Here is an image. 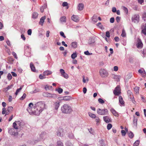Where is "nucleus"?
I'll return each instance as SVG.
<instances>
[{"mask_svg":"<svg viewBox=\"0 0 146 146\" xmlns=\"http://www.w3.org/2000/svg\"><path fill=\"white\" fill-rule=\"evenodd\" d=\"M34 107L35 109L34 115L38 116L43 110L46 109L47 106L44 102L41 101L36 103Z\"/></svg>","mask_w":146,"mask_h":146,"instance_id":"obj_1","label":"nucleus"},{"mask_svg":"<svg viewBox=\"0 0 146 146\" xmlns=\"http://www.w3.org/2000/svg\"><path fill=\"white\" fill-rule=\"evenodd\" d=\"M62 112L65 114H70L72 111L71 106L67 104H64L61 107Z\"/></svg>","mask_w":146,"mask_h":146,"instance_id":"obj_2","label":"nucleus"},{"mask_svg":"<svg viewBox=\"0 0 146 146\" xmlns=\"http://www.w3.org/2000/svg\"><path fill=\"white\" fill-rule=\"evenodd\" d=\"M99 73L100 76L103 78L107 77L108 75V72L105 69L102 68L100 70Z\"/></svg>","mask_w":146,"mask_h":146,"instance_id":"obj_3","label":"nucleus"},{"mask_svg":"<svg viewBox=\"0 0 146 146\" xmlns=\"http://www.w3.org/2000/svg\"><path fill=\"white\" fill-rule=\"evenodd\" d=\"M97 113L100 115H106L108 114V111L106 109H104L102 110L98 108L97 110Z\"/></svg>","mask_w":146,"mask_h":146,"instance_id":"obj_4","label":"nucleus"},{"mask_svg":"<svg viewBox=\"0 0 146 146\" xmlns=\"http://www.w3.org/2000/svg\"><path fill=\"white\" fill-rule=\"evenodd\" d=\"M139 16L138 14H135L132 16L131 18V20L132 22L137 23L139 22Z\"/></svg>","mask_w":146,"mask_h":146,"instance_id":"obj_5","label":"nucleus"},{"mask_svg":"<svg viewBox=\"0 0 146 146\" xmlns=\"http://www.w3.org/2000/svg\"><path fill=\"white\" fill-rule=\"evenodd\" d=\"M33 105L32 103H30L28 107L27 108V111L29 112L30 114L34 115V110H32V109L33 108H32L33 107Z\"/></svg>","mask_w":146,"mask_h":146,"instance_id":"obj_6","label":"nucleus"},{"mask_svg":"<svg viewBox=\"0 0 146 146\" xmlns=\"http://www.w3.org/2000/svg\"><path fill=\"white\" fill-rule=\"evenodd\" d=\"M113 93L115 95L118 96L121 93L120 87L117 86L114 90Z\"/></svg>","mask_w":146,"mask_h":146,"instance_id":"obj_7","label":"nucleus"},{"mask_svg":"<svg viewBox=\"0 0 146 146\" xmlns=\"http://www.w3.org/2000/svg\"><path fill=\"white\" fill-rule=\"evenodd\" d=\"M103 119L104 121L106 123H109L111 122V117L108 116H104Z\"/></svg>","mask_w":146,"mask_h":146,"instance_id":"obj_8","label":"nucleus"},{"mask_svg":"<svg viewBox=\"0 0 146 146\" xmlns=\"http://www.w3.org/2000/svg\"><path fill=\"white\" fill-rule=\"evenodd\" d=\"M14 131V129L13 128H10L9 129L8 132L10 134L15 136L17 135L18 133L15 132Z\"/></svg>","mask_w":146,"mask_h":146,"instance_id":"obj_9","label":"nucleus"},{"mask_svg":"<svg viewBox=\"0 0 146 146\" xmlns=\"http://www.w3.org/2000/svg\"><path fill=\"white\" fill-rule=\"evenodd\" d=\"M137 47L139 48H141L143 47V44L141 40L139 38H138L137 40Z\"/></svg>","mask_w":146,"mask_h":146,"instance_id":"obj_10","label":"nucleus"},{"mask_svg":"<svg viewBox=\"0 0 146 146\" xmlns=\"http://www.w3.org/2000/svg\"><path fill=\"white\" fill-rule=\"evenodd\" d=\"M95 42L94 38H90L88 40V44L90 45H93Z\"/></svg>","mask_w":146,"mask_h":146,"instance_id":"obj_11","label":"nucleus"},{"mask_svg":"<svg viewBox=\"0 0 146 146\" xmlns=\"http://www.w3.org/2000/svg\"><path fill=\"white\" fill-rule=\"evenodd\" d=\"M72 19L76 22H78L79 20V18L77 15H73L71 17Z\"/></svg>","mask_w":146,"mask_h":146,"instance_id":"obj_12","label":"nucleus"},{"mask_svg":"<svg viewBox=\"0 0 146 146\" xmlns=\"http://www.w3.org/2000/svg\"><path fill=\"white\" fill-rule=\"evenodd\" d=\"M142 33L145 35H146V23L143 24L142 26Z\"/></svg>","mask_w":146,"mask_h":146,"instance_id":"obj_13","label":"nucleus"},{"mask_svg":"<svg viewBox=\"0 0 146 146\" xmlns=\"http://www.w3.org/2000/svg\"><path fill=\"white\" fill-rule=\"evenodd\" d=\"M60 102L58 101H57L54 103L53 105L55 109L57 110L58 109L60 105Z\"/></svg>","mask_w":146,"mask_h":146,"instance_id":"obj_14","label":"nucleus"},{"mask_svg":"<svg viewBox=\"0 0 146 146\" xmlns=\"http://www.w3.org/2000/svg\"><path fill=\"white\" fill-rule=\"evenodd\" d=\"M45 19V16H43L41 17L40 19V21L39 23V24L41 25V26H42Z\"/></svg>","mask_w":146,"mask_h":146,"instance_id":"obj_15","label":"nucleus"},{"mask_svg":"<svg viewBox=\"0 0 146 146\" xmlns=\"http://www.w3.org/2000/svg\"><path fill=\"white\" fill-rule=\"evenodd\" d=\"M84 7V5L82 3L79 4L78 7V9L80 11H82Z\"/></svg>","mask_w":146,"mask_h":146,"instance_id":"obj_16","label":"nucleus"},{"mask_svg":"<svg viewBox=\"0 0 146 146\" xmlns=\"http://www.w3.org/2000/svg\"><path fill=\"white\" fill-rule=\"evenodd\" d=\"M13 85H11L8 86L7 87L4 88L3 89V90L4 92H6L7 91L11 88L13 87Z\"/></svg>","mask_w":146,"mask_h":146,"instance_id":"obj_17","label":"nucleus"},{"mask_svg":"<svg viewBox=\"0 0 146 146\" xmlns=\"http://www.w3.org/2000/svg\"><path fill=\"white\" fill-rule=\"evenodd\" d=\"M110 111L115 116H118V114L116 111L113 109L111 108L110 109Z\"/></svg>","mask_w":146,"mask_h":146,"instance_id":"obj_18","label":"nucleus"},{"mask_svg":"<svg viewBox=\"0 0 146 146\" xmlns=\"http://www.w3.org/2000/svg\"><path fill=\"white\" fill-rule=\"evenodd\" d=\"M52 73V72L51 71L47 70L44 72L43 75L44 76H48L50 75Z\"/></svg>","mask_w":146,"mask_h":146,"instance_id":"obj_19","label":"nucleus"},{"mask_svg":"<svg viewBox=\"0 0 146 146\" xmlns=\"http://www.w3.org/2000/svg\"><path fill=\"white\" fill-rule=\"evenodd\" d=\"M119 102L121 105H124V101L123 98L122 96H120L119 98Z\"/></svg>","mask_w":146,"mask_h":146,"instance_id":"obj_20","label":"nucleus"},{"mask_svg":"<svg viewBox=\"0 0 146 146\" xmlns=\"http://www.w3.org/2000/svg\"><path fill=\"white\" fill-rule=\"evenodd\" d=\"M95 120L96 122V124L97 125H99L101 122V120L100 118L97 116H96L95 118Z\"/></svg>","mask_w":146,"mask_h":146,"instance_id":"obj_21","label":"nucleus"},{"mask_svg":"<svg viewBox=\"0 0 146 146\" xmlns=\"http://www.w3.org/2000/svg\"><path fill=\"white\" fill-rule=\"evenodd\" d=\"M57 97V95L54 94H51L49 93V95L48 96V98H56Z\"/></svg>","mask_w":146,"mask_h":146,"instance_id":"obj_22","label":"nucleus"},{"mask_svg":"<svg viewBox=\"0 0 146 146\" xmlns=\"http://www.w3.org/2000/svg\"><path fill=\"white\" fill-rule=\"evenodd\" d=\"M30 67L32 71L34 72L35 71V67L32 62L30 64Z\"/></svg>","mask_w":146,"mask_h":146,"instance_id":"obj_23","label":"nucleus"},{"mask_svg":"<svg viewBox=\"0 0 146 146\" xmlns=\"http://www.w3.org/2000/svg\"><path fill=\"white\" fill-rule=\"evenodd\" d=\"M47 7V5L44 4L43 6L40 8V11L42 13L44 12V9H46Z\"/></svg>","mask_w":146,"mask_h":146,"instance_id":"obj_24","label":"nucleus"},{"mask_svg":"<svg viewBox=\"0 0 146 146\" xmlns=\"http://www.w3.org/2000/svg\"><path fill=\"white\" fill-rule=\"evenodd\" d=\"M83 78V82L84 83H85L86 82H88L89 80L88 78V77H86L85 78L84 76H82Z\"/></svg>","mask_w":146,"mask_h":146,"instance_id":"obj_25","label":"nucleus"},{"mask_svg":"<svg viewBox=\"0 0 146 146\" xmlns=\"http://www.w3.org/2000/svg\"><path fill=\"white\" fill-rule=\"evenodd\" d=\"M71 45L72 47L76 48L77 46V43L76 42H72L71 43Z\"/></svg>","mask_w":146,"mask_h":146,"instance_id":"obj_26","label":"nucleus"},{"mask_svg":"<svg viewBox=\"0 0 146 146\" xmlns=\"http://www.w3.org/2000/svg\"><path fill=\"white\" fill-rule=\"evenodd\" d=\"M66 17L63 16L61 17L60 19V20L61 22L65 23L66 22Z\"/></svg>","mask_w":146,"mask_h":146,"instance_id":"obj_27","label":"nucleus"},{"mask_svg":"<svg viewBox=\"0 0 146 146\" xmlns=\"http://www.w3.org/2000/svg\"><path fill=\"white\" fill-rule=\"evenodd\" d=\"M92 20L94 22V23H95L98 21L97 16L94 15L92 17Z\"/></svg>","mask_w":146,"mask_h":146,"instance_id":"obj_28","label":"nucleus"},{"mask_svg":"<svg viewBox=\"0 0 146 146\" xmlns=\"http://www.w3.org/2000/svg\"><path fill=\"white\" fill-rule=\"evenodd\" d=\"M88 114L89 116L92 118H95L96 117L95 114H93L90 112H89L88 113Z\"/></svg>","mask_w":146,"mask_h":146,"instance_id":"obj_29","label":"nucleus"},{"mask_svg":"<svg viewBox=\"0 0 146 146\" xmlns=\"http://www.w3.org/2000/svg\"><path fill=\"white\" fill-rule=\"evenodd\" d=\"M137 118H135V117H134L133 121V123L134 125L136 126L137 124Z\"/></svg>","mask_w":146,"mask_h":146,"instance_id":"obj_30","label":"nucleus"},{"mask_svg":"<svg viewBox=\"0 0 146 146\" xmlns=\"http://www.w3.org/2000/svg\"><path fill=\"white\" fill-rule=\"evenodd\" d=\"M64 100L66 101H68L72 99V97L70 96H66L64 97Z\"/></svg>","mask_w":146,"mask_h":146,"instance_id":"obj_31","label":"nucleus"},{"mask_svg":"<svg viewBox=\"0 0 146 146\" xmlns=\"http://www.w3.org/2000/svg\"><path fill=\"white\" fill-rule=\"evenodd\" d=\"M139 88L137 86H136L134 88V91L136 94H139Z\"/></svg>","mask_w":146,"mask_h":146,"instance_id":"obj_32","label":"nucleus"},{"mask_svg":"<svg viewBox=\"0 0 146 146\" xmlns=\"http://www.w3.org/2000/svg\"><path fill=\"white\" fill-rule=\"evenodd\" d=\"M38 15L37 13L34 12L32 14V18L34 19H36Z\"/></svg>","mask_w":146,"mask_h":146,"instance_id":"obj_33","label":"nucleus"},{"mask_svg":"<svg viewBox=\"0 0 146 146\" xmlns=\"http://www.w3.org/2000/svg\"><path fill=\"white\" fill-rule=\"evenodd\" d=\"M138 72L140 74H142L143 72L144 73V75H146V73L143 69H140L139 70Z\"/></svg>","mask_w":146,"mask_h":146,"instance_id":"obj_34","label":"nucleus"},{"mask_svg":"<svg viewBox=\"0 0 146 146\" xmlns=\"http://www.w3.org/2000/svg\"><path fill=\"white\" fill-rule=\"evenodd\" d=\"M52 88V86L46 85L45 87V89L46 90H50Z\"/></svg>","mask_w":146,"mask_h":146,"instance_id":"obj_35","label":"nucleus"},{"mask_svg":"<svg viewBox=\"0 0 146 146\" xmlns=\"http://www.w3.org/2000/svg\"><path fill=\"white\" fill-rule=\"evenodd\" d=\"M66 146H73V144L69 141H67L66 143Z\"/></svg>","mask_w":146,"mask_h":146,"instance_id":"obj_36","label":"nucleus"},{"mask_svg":"<svg viewBox=\"0 0 146 146\" xmlns=\"http://www.w3.org/2000/svg\"><path fill=\"white\" fill-rule=\"evenodd\" d=\"M77 56L76 52L73 53L71 55V57L73 59L75 58Z\"/></svg>","mask_w":146,"mask_h":146,"instance_id":"obj_37","label":"nucleus"},{"mask_svg":"<svg viewBox=\"0 0 146 146\" xmlns=\"http://www.w3.org/2000/svg\"><path fill=\"white\" fill-rule=\"evenodd\" d=\"M139 140H136L133 144L134 146H138L139 143Z\"/></svg>","mask_w":146,"mask_h":146,"instance_id":"obj_38","label":"nucleus"},{"mask_svg":"<svg viewBox=\"0 0 146 146\" xmlns=\"http://www.w3.org/2000/svg\"><path fill=\"white\" fill-rule=\"evenodd\" d=\"M57 143V146H63L62 143L60 141H58Z\"/></svg>","mask_w":146,"mask_h":146,"instance_id":"obj_39","label":"nucleus"},{"mask_svg":"<svg viewBox=\"0 0 146 146\" xmlns=\"http://www.w3.org/2000/svg\"><path fill=\"white\" fill-rule=\"evenodd\" d=\"M129 137L131 139H132L133 138V134L131 131H130L129 133Z\"/></svg>","mask_w":146,"mask_h":146,"instance_id":"obj_40","label":"nucleus"},{"mask_svg":"<svg viewBox=\"0 0 146 146\" xmlns=\"http://www.w3.org/2000/svg\"><path fill=\"white\" fill-rule=\"evenodd\" d=\"M7 77L8 79L9 80H10L12 78V76L11 75L10 73H9L8 74Z\"/></svg>","mask_w":146,"mask_h":146,"instance_id":"obj_41","label":"nucleus"},{"mask_svg":"<svg viewBox=\"0 0 146 146\" xmlns=\"http://www.w3.org/2000/svg\"><path fill=\"white\" fill-rule=\"evenodd\" d=\"M23 88V87H21L20 88L17 89L16 92L15 93V94L16 95H17L18 94V93L22 89V88Z\"/></svg>","mask_w":146,"mask_h":146,"instance_id":"obj_42","label":"nucleus"},{"mask_svg":"<svg viewBox=\"0 0 146 146\" xmlns=\"http://www.w3.org/2000/svg\"><path fill=\"white\" fill-rule=\"evenodd\" d=\"M65 78L67 79L68 78V75L65 72L61 75Z\"/></svg>","mask_w":146,"mask_h":146,"instance_id":"obj_43","label":"nucleus"},{"mask_svg":"<svg viewBox=\"0 0 146 146\" xmlns=\"http://www.w3.org/2000/svg\"><path fill=\"white\" fill-rule=\"evenodd\" d=\"M68 137L70 139H73L74 137V135L72 133H69Z\"/></svg>","mask_w":146,"mask_h":146,"instance_id":"obj_44","label":"nucleus"},{"mask_svg":"<svg viewBox=\"0 0 146 146\" xmlns=\"http://www.w3.org/2000/svg\"><path fill=\"white\" fill-rule=\"evenodd\" d=\"M121 36L123 37H125L126 36V34L125 31L124 30H123L122 31V33L121 35Z\"/></svg>","mask_w":146,"mask_h":146,"instance_id":"obj_45","label":"nucleus"},{"mask_svg":"<svg viewBox=\"0 0 146 146\" xmlns=\"http://www.w3.org/2000/svg\"><path fill=\"white\" fill-rule=\"evenodd\" d=\"M142 52V54H143V55L142 56L143 57H146V49H144Z\"/></svg>","mask_w":146,"mask_h":146,"instance_id":"obj_46","label":"nucleus"},{"mask_svg":"<svg viewBox=\"0 0 146 146\" xmlns=\"http://www.w3.org/2000/svg\"><path fill=\"white\" fill-rule=\"evenodd\" d=\"M16 123L17 125H19L21 127L23 124V123L21 121H16Z\"/></svg>","mask_w":146,"mask_h":146,"instance_id":"obj_47","label":"nucleus"},{"mask_svg":"<svg viewBox=\"0 0 146 146\" xmlns=\"http://www.w3.org/2000/svg\"><path fill=\"white\" fill-rule=\"evenodd\" d=\"M99 102L101 104H103L104 103V101L102 98H100L98 99Z\"/></svg>","mask_w":146,"mask_h":146,"instance_id":"obj_48","label":"nucleus"},{"mask_svg":"<svg viewBox=\"0 0 146 146\" xmlns=\"http://www.w3.org/2000/svg\"><path fill=\"white\" fill-rule=\"evenodd\" d=\"M49 93L47 92H44L43 94V96L45 97H48V96L49 95Z\"/></svg>","mask_w":146,"mask_h":146,"instance_id":"obj_49","label":"nucleus"},{"mask_svg":"<svg viewBox=\"0 0 146 146\" xmlns=\"http://www.w3.org/2000/svg\"><path fill=\"white\" fill-rule=\"evenodd\" d=\"M17 124V123H16L15 122H14L13 123V127L14 129H18V127L16 126Z\"/></svg>","mask_w":146,"mask_h":146,"instance_id":"obj_50","label":"nucleus"},{"mask_svg":"<svg viewBox=\"0 0 146 146\" xmlns=\"http://www.w3.org/2000/svg\"><path fill=\"white\" fill-rule=\"evenodd\" d=\"M123 10L124 11H125V13L127 14L128 13V9H127V8L125 7H123Z\"/></svg>","mask_w":146,"mask_h":146,"instance_id":"obj_51","label":"nucleus"},{"mask_svg":"<svg viewBox=\"0 0 146 146\" xmlns=\"http://www.w3.org/2000/svg\"><path fill=\"white\" fill-rule=\"evenodd\" d=\"M13 108L12 106H9V107L7 111L9 112H11L13 110Z\"/></svg>","mask_w":146,"mask_h":146,"instance_id":"obj_52","label":"nucleus"},{"mask_svg":"<svg viewBox=\"0 0 146 146\" xmlns=\"http://www.w3.org/2000/svg\"><path fill=\"white\" fill-rule=\"evenodd\" d=\"M112 127V125L111 124L109 123L107 126V128L108 130H110Z\"/></svg>","mask_w":146,"mask_h":146,"instance_id":"obj_53","label":"nucleus"},{"mask_svg":"<svg viewBox=\"0 0 146 146\" xmlns=\"http://www.w3.org/2000/svg\"><path fill=\"white\" fill-rule=\"evenodd\" d=\"M56 91H57L59 94H61L63 92V89L61 88H58V89L56 90Z\"/></svg>","mask_w":146,"mask_h":146,"instance_id":"obj_54","label":"nucleus"},{"mask_svg":"<svg viewBox=\"0 0 146 146\" xmlns=\"http://www.w3.org/2000/svg\"><path fill=\"white\" fill-rule=\"evenodd\" d=\"M26 95L25 93H24L23 96L20 98V99L21 100H23L26 97Z\"/></svg>","mask_w":146,"mask_h":146,"instance_id":"obj_55","label":"nucleus"},{"mask_svg":"<svg viewBox=\"0 0 146 146\" xmlns=\"http://www.w3.org/2000/svg\"><path fill=\"white\" fill-rule=\"evenodd\" d=\"M84 54L86 55H91V54H92V53H90L89 51L88 50L86 51H85L84 52Z\"/></svg>","mask_w":146,"mask_h":146,"instance_id":"obj_56","label":"nucleus"},{"mask_svg":"<svg viewBox=\"0 0 146 146\" xmlns=\"http://www.w3.org/2000/svg\"><path fill=\"white\" fill-rule=\"evenodd\" d=\"M121 19V17H117L116 18V21L118 23H119L120 22Z\"/></svg>","mask_w":146,"mask_h":146,"instance_id":"obj_57","label":"nucleus"},{"mask_svg":"<svg viewBox=\"0 0 146 146\" xmlns=\"http://www.w3.org/2000/svg\"><path fill=\"white\" fill-rule=\"evenodd\" d=\"M97 26L100 28L102 29L103 27V26L101 25L100 23H99L97 24Z\"/></svg>","mask_w":146,"mask_h":146,"instance_id":"obj_58","label":"nucleus"},{"mask_svg":"<svg viewBox=\"0 0 146 146\" xmlns=\"http://www.w3.org/2000/svg\"><path fill=\"white\" fill-rule=\"evenodd\" d=\"M45 76H44V75H43V76H42V75L41 74H40L39 76V78L41 79H44L45 78Z\"/></svg>","mask_w":146,"mask_h":146,"instance_id":"obj_59","label":"nucleus"},{"mask_svg":"<svg viewBox=\"0 0 146 146\" xmlns=\"http://www.w3.org/2000/svg\"><path fill=\"white\" fill-rule=\"evenodd\" d=\"M68 5V3L66 2H64L62 4V6L63 7H66Z\"/></svg>","mask_w":146,"mask_h":146,"instance_id":"obj_60","label":"nucleus"},{"mask_svg":"<svg viewBox=\"0 0 146 146\" xmlns=\"http://www.w3.org/2000/svg\"><path fill=\"white\" fill-rule=\"evenodd\" d=\"M106 36L107 37H110V32L108 31H106Z\"/></svg>","mask_w":146,"mask_h":146,"instance_id":"obj_61","label":"nucleus"},{"mask_svg":"<svg viewBox=\"0 0 146 146\" xmlns=\"http://www.w3.org/2000/svg\"><path fill=\"white\" fill-rule=\"evenodd\" d=\"M60 35L62 36L64 38H65L66 37V36L64 35V33L63 32L61 31L60 32Z\"/></svg>","mask_w":146,"mask_h":146,"instance_id":"obj_62","label":"nucleus"},{"mask_svg":"<svg viewBox=\"0 0 146 146\" xmlns=\"http://www.w3.org/2000/svg\"><path fill=\"white\" fill-rule=\"evenodd\" d=\"M114 21V17H111L110 19V22L111 23H113Z\"/></svg>","mask_w":146,"mask_h":146,"instance_id":"obj_63","label":"nucleus"},{"mask_svg":"<svg viewBox=\"0 0 146 146\" xmlns=\"http://www.w3.org/2000/svg\"><path fill=\"white\" fill-rule=\"evenodd\" d=\"M121 132L122 136H124L126 134V132L125 130H122Z\"/></svg>","mask_w":146,"mask_h":146,"instance_id":"obj_64","label":"nucleus"}]
</instances>
